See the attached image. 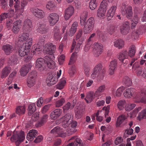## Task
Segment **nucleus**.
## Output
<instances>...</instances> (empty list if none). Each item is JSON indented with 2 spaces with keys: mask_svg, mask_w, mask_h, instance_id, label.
Segmentation results:
<instances>
[{
  "mask_svg": "<svg viewBox=\"0 0 146 146\" xmlns=\"http://www.w3.org/2000/svg\"><path fill=\"white\" fill-rule=\"evenodd\" d=\"M48 115L47 114L44 115L41 117V119L38 123V126L41 127L48 120Z\"/></svg>",
  "mask_w": 146,
  "mask_h": 146,
  "instance_id": "nucleus-34",
  "label": "nucleus"
},
{
  "mask_svg": "<svg viewBox=\"0 0 146 146\" xmlns=\"http://www.w3.org/2000/svg\"><path fill=\"white\" fill-rule=\"evenodd\" d=\"M127 51H122L120 52L118 55V58L121 62H123L125 59H127Z\"/></svg>",
  "mask_w": 146,
  "mask_h": 146,
  "instance_id": "nucleus-28",
  "label": "nucleus"
},
{
  "mask_svg": "<svg viewBox=\"0 0 146 146\" xmlns=\"http://www.w3.org/2000/svg\"><path fill=\"white\" fill-rule=\"evenodd\" d=\"M106 88V86L104 85L100 86L95 92L94 96L97 97L100 96L105 90Z\"/></svg>",
  "mask_w": 146,
  "mask_h": 146,
  "instance_id": "nucleus-33",
  "label": "nucleus"
},
{
  "mask_svg": "<svg viewBox=\"0 0 146 146\" xmlns=\"http://www.w3.org/2000/svg\"><path fill=\"white\" fill-rule=\"evenodd\" d=\"M74 105H73L71 106V104L69 102H68L65 105L63 106V109L64 112H66L70 108L71 109H73Z\"/></svg>",
  "mask_w": 146,
  "mask_h": 146,
  "instance_id": "nucleus-47",
  "label": "nucleus"
},
{
  "mask_svg": "<svg viewBox=\"0 0 146 146\" xmlns=\"http://www.w3.org/2000/svg\"><path fill=\"white\" fill-rule=\"evenodd\" d=\"M28 115H31L36 110L35 104H30L28 107Z\"/></svg>",
  "mask_w": 146,
  "mask_h": 146,
  "instance_id": "nucleus-41",
  "label": "nucleus"
},
{
  "mask_svg": "<svg viewBox=\"0 0 146 146\" xmlns=\"http://www.w3.org/2000/svg\"><path fill=\"white\" fill-rule=\"evenodd\" d=\"M15 2V3L14 7L16 11H17L19 10H20L21 9L19 6L20 2L18 0H14Z\"/></svg>",
  "mask_w": 146,
  "mask_h": 146,
  "instance_id": "nucleus-61",
  "label": "nucleus"
},
{
  "mask_svg": "<svg viewBox=\"0 0 146 146\" xmlns=\"http://www.w3.org/2000/svg\"><path fill=\"white\" fill-rule=\"evenodd\" d=\"M83 65V69L84 73L86 76H88L90 73V69L89 66L88 64L86 63H84Z\"/></svg>",
  "mask_w": 146,
  "mask_h": 146,
  "instance_id": "nucleus-46",
  "label": "nucleus"
},
{
  "mask_svg": "<svg viewBox=\"0 0 146 146\" xmlns=\"http://www.w3.org/2000/svg\"><path fill=\"white\" fill-rule=\"evenodd\" d=\"M44 40L42 38H40L37 46H39L40 47L42 48L44 44Z\"/></svg>",
  "mask_w": 146,
  "mask_h": 146,
  "instance_id": "nucleus-63",
  "label": "nucleus"
},
{
  "mask_svg": "<svg viewBox=\"0 0 146 146\" xmlns=\"http://www.w3.org/2000/svg\"><path fill=\"white\" fill-rule=\"evenodd\" d=\"M46 64L44 62V59L41 58H38L36 61V67L40 71L46 68Z\"/></svg>",
  "mask_w": 146,
  "mask_h": 146,
  "instance_id": "nucleus-7",
  "label": "nucleus"
},
{
  "mask_svg": "<svg viewBox=\"0 0 146 146\" xmlns=\"http://www.w3.org/2000/svg\"><path fill=\"white\" fill-rule=\"evenodd\" d=\"M62 113V111L60 109H56L50 113V118L52 119L55 120L60 116Z\"/></svg>",
  "mask_w": 146,
  "mask_h": 146,
  "instance_id": "nucleus-14",
  "label": "nucleus"
},
{
  "mask_svg": "<svg viewBox=\"0 0 146 146\" xmlns=\"http://www.w3.org/2000/svg\"><path fill=\"white\" fill-rule=\"evenodd\" d=\"M74 12L73 7L70 6L65 11L64 18L66 20H68L72 15Z\"/></svg>",
  "mask_w": 146,
  "mask_h": 146,
  "instance_id": "nucleus-10",
  "label": "nucleus"
},
{
  "mask_svg": "<svg viewBox=\"0 0 146 146\" xmlns=\"http://www.w3.org/2000/svg\"><path fill=\"white\" fill-rule=\"evenodd\" d=\"M108 3L106 1L104 0L101 3L100 8L107 10Z\"/></svg>",
  "mask_w": 146,
  "mask_h": 146,
  "instance_id": "nucleus-52",
  "label": "nucleus"
},
{
  "mask_svg": "<svg viewBox=\"0 0 146 146\" xmlns=\"http://www.w3.org/2000/svg\"><path fill=\"white\" fill-rule=\"evenodd\" d=\"M28 49L25 48L24 46H22L19 48V54L20 56L23 57L27 55L29 52Z\"/></svg>",
  "mask_w": 146,
  "mask_h": 146,
  "instance_id": "nucleus-31",
  "label": "nucleus"
},
{
  "mask_svg": "<svg viewBox=\"0 0 146 146\" xmlns=\"http://www.w3.org/2000/svg\"><path fill=\"white\" fill-rule=\"evenodd\" d=\"M135 106V104H128L125 108V110L127 111H130L133 109Z\"/></svg>",
  "mask_w": 146,
  "mask_h": 146,
  "instance_id": "nucleus-53",
  "label": "nucleus"
},
{
  "mask_svg": "<svg viewBox=\"0 0 146 146\" xmlns=\"http://www.w3.org/2000/svg\"><path fill=\"white\" fill-rule=\"evenodd\" d=\"M126 104V101L125 100H121L117 103V107L120 110H122Z\"/></svg>",
  "mask_w": 146,
  "mask_h": 146,
  "instance_id": "nucleus-44",
  "label": "nucleus"
},
{
  "mask_svg": "<svg viewBox=\"0 0 146 146\" xmlns=\"http://www.w3.org/2000/svg\"><path fill=\"white\" fill-rule=\"evenodd\" d=\"M8 13H4L1 14L0 15V23L2 22L5 19L7 18L8 17Z\"/></svg>",
  "mask_w": 146,
  "mask_h": 146,
  "instance_id": "nucleus-60",
  "label": "nucleus"
},
{
  "mask_svg": "<svg viewBox=\"0 0 146 146\" xmlns=\"http://www.w3.org/2000/svg\"><path fill=\"white\" fill-rule=\"evenodd\" d=\"M50 106V104H48L44 106L42 110V113L44 114L46 113L49 110Z\"/></svg>",
  "mask_w": 146,
  "mask_h": 146,
  "instance_id": "nucleus-56",
  "label": "nucleus"
},
{
  "mask_svg": "<svg viewBox=\"0 0 146 146\" xmlns=\"http://www.w3.org/2000/svg\"><path fill=\"white\" fill-rule=\"evenodd\" d=\"M114 45L119 49H121L124 46V42L121 39L117 40L114 42Z\"/></svg>",
  "mask_w": 146,
  "mask_h": 146,
  "instance_id": "nucleus-27",
  "label": "nucleus"
},
{
  "mask_svg": "<svg viewBox=\"0 0 146 146\" xmlns=\"http://www.w3.org/2000/svg\"><path fill=\"white\" fill-rule=\"evenodd\" d=\"M117 61L115 60H114L111 62L109 69L110 74V75H112L114 73L115 70L117 67Z\"/></svg>",
  "mask_w": 146,
  "mask_h": 146,
  "instance_id": "nucleus-19",
  "label": "nucleus"
},
{
  "mask_svg": "<svg viewBox=\"0 0 146 146\" xmlns=\"http://www.w3.org/2000/svg\"><path fill=\"white\" fill-rule=\"evenodd\" d=\"M139 93H140V94H139L140 97L137 98L139 100V101L138 102L146 103V92L142 90L141 92H139Z\"/></svg>",
  "mask_w": 146,
  "mask_h": 146,
  "instance_id": "nucleus-29",
  "label": "nucleus"
},
{
  "mask_svg": "<svg viewBox=\"0 0 146 146\" xmlns=\"http://www.w3.org/2000/svg\"><path fill=\"white\" fill-rule=\"evenodd\" d=\"M97 0H91L90 3L89 7L92 10H94L97 7Z\"/></svg>",
  "mask_w": 146,
  "mask_h": 146,
  "instance_id": "nucleus-45",
  "label": "nucleus"
},
{
  "mask_svg": "<svg viewBox=\"0 0 146 146\" xmlns=\"http://www.w3.org/2000/svg\"><path fill=\"white\" fill-rule=\"evenodd\" d=\"M3 49L5 54L7 55L10 54L13 50V46L9 44L3 46Z\"/></svg>",
  "mask_w": 146,
  "mask_h": 146,
  "instance_id": "nucleus-20",
  "label": "nucleus"
},
{
  "mask_svg": "<svg viewBox=\"0 0 146 146\" xmlns=\"http://www.w3.org/2000/svg\"><path fill=\"white\" fill-rule=\"evenodd\" d=\"M117 8L116 5H112L108 10L107 16L109 19H111L113 17Z\"/></svg>",
  "mask_w": 146,
  "mask_h": 146,
  "instance_id": "nucleus-15",
  "label": "nucleus"
},
{
  "mask_svg": "<svg viewBox=\"0 0 146 146\" xmlns=\"http://www.w3.org/2000/svg\"><path fill=\"white\" fill-rule=\"evenodd\" d=\"M83 143L82 140L80 139H78L75 142H72L69 144L67 146H83Z\"/></svg>",
  "mask_w": 146,
  "mask_h": 146,
  "instance_id": "nucleus-32",
  "label": "nucleus"
},
{
  "mask_svg": "<svg viewBox=\"0 0 146 146\" xmlns=\"http://www.w3.org/2000/svg\"><path fill=\"white\" fill-rule=\"evenodd\" d=\"M124 90V88L123 87L119 88L116 91V96L117 97L120 96Z\"/></svg>",
  "mask_w": 146,
  "mask_h": 146,
  "instance_id": "nucleus-51",
  "label": "nucleus"
},
{
  "mask_svg": "<svg viewBox=\"0 0 146 146\" xmlns=\"http://www.w3.org/2000/svg\"><path fill=\"white\" fill-rule=\"evenodd\" d=\"M42 48L36 46V48L35 49V50L33 51V54L36 55L40 54L42 52Z\"/></svg>",
  "mask_w": 146,
  "mask_h": 146,
  "instance_id": "nucleus-49",
  "label": "nucleus"
},
{
  "mask_svg": "<svg viewBox=\"0 0 146 146\" xmlns=\"http://www.w3.org/2000/svg\"><path fill=\"white\" fill-rule=\"evenodd\" d=\"M128 23L123 24L121 26L120 29V32L123 34H127L129 31V28L128 24Z\"/></svg>",
  "mask_w": 146,
  "mask_h": 146,
  "instance_id": "nucleus-22",
  "label": "nucleus"
},
{
  "mask_svg": "<svg viewBox=\"0 0 146 146\" xmlns=\"http://www.w3.org/2000/svg\"><path fill=\"white\" fill-rule=\"evenodd\" d=\"M32 23L29 19L26 20L24 23L23 29L27 31H30L32 27Z\"/></svg>",
  "mask_w": 146,
  "mask_h": 146,
  "instance_id": "nucleus-21",
  "label": "nucleus"
},
{
  "mask_svg": "<svg viewBox=\"0 0 146 146\" xmlns=\"http://www.w3.org/2000/svg\"><path fill=\"white\" fill-rule=\"evenodd\" d=\"M69 113H67L62 117V126L64 128L68 127L70 125L73 119Z\"/></svg>",
  "mask_w": 146,
  "mask_h": 146,
  "instance_id": "nucleus-5",
  "label": "nucleus"
},
{
  "mask_svg": "<svg viewBox=\"0 0 146 146\" xmlns=\"http://www.w3.org/2000/svg\"><path fill=\"white\" fill-rule=\"evenodd\" d=\"M136 90L134 88H130L126 90L124 92L123 95L126 98L134 97L137 99L140 97L139 94H140V93L139 92L136 93Z\"/></svg>",
  "mask_w": 146,
  "mask_h": 146,
  "instance_id": "nucleus-3",
  "label": "nucleus"
},
{
  "mask_svg": "<svg viewBox=\"0 0 146 146\" xmlns=\"http://www.w3.org/2000/svg\"><path fill=\"white\" fill-rule=\"evenodd\" d=\"M136 49L135 47L133 46L129 49L128 54L130 57H131L133 56L135 54Z\"/></svg>",
  "mask_w": 146,
  "mask_h": 146,
  "instance_id": "nucleus-48",
  "label": "nucleus"
},
{
  "mask_svg": "<svg viewBox=\"0 0 146 146\" xmlns=\"http://www.w3.org/2000/svg\"><path fill=\"white\" fill-rule=\"evenodd\" d=\"M32 38H29L24 44H23L22 46H24L25 48L26 49H28L27 50H29V51L32 44Z\"/></svg>",
  "mask_w": 146,
  "mask_h": 146,
  "instance_id": "nucleus-37",
  "label": "nucleus"
},
{
  "mask_svg": "<svg viewBox=\"0 0 146 146\" xmlns=\"http://www.w3.org/2000/svg\"><path fill=\"white\" fill-rule=\"evenodd\" d=\"M57 81V78L53 77L51 75L47 77L46 82L47 85L50 86L56 83Z\"/></svg>",
  "mask_w": 146,
  "mask_h": 146,
  "instance_id": "nucleus-16",
  "label": "nucleus"
},
{
  "mask_svg": "<svg viewBox=\"0 0 146 146\" xmlns=\"http://www.w3.org/2000/svg\"><path fill=\"white\" fill-rule=\"evenodd\" d=\"M123 82L126 86H129L132 84V81L131 79L128 76H125L123 79Z\"/></svg>",
  "mask_w": 146,
  "mask_h": 146,
  "instance_id": "nucleus-43",
  "label": "nucleus"
},
{
  "mask_svg": "<svg viewBox=\"0 0 146 146\" xmlns=\"http://www.w3.org/2000/svg\"><path fill=\"white\" fill-rule=\"evenodd\" d=\"M92 46L94 56L96 57H99L103 52V46L101 44H99L97 42L94 43Z\"/></svg>",
  "mask_w": 146,
  "mask_h": 146,
  "instance_id": "nucleus-4",
  "label": "nucleus"
},
{
  "mask_svg": "<svg viewBox=\"0 0 146 146\" xmlns=\"http://www.w3.org/2000/svg\"><path fill=\"white\" fill-rule=\"evenodd\" d=\"M11 68L9 66L5 67L1 72V77L3 78L7 77L11 72Z\"/></svg>",
  "mask_w": 146,
  "mask_h": 146,
  "instance_id": "nucleus-23",
  "label": "nucleus"
},
{
  "mask_svg": "<svg viewBox=\"0 0 146 146\" xmlns=\"http://www.w3.org/2000/svg\"><path fill=\"white\" fill-rule=\"evenodd\" d=\"M56 49V46L52 43H48L46 44L45 48V50L46 54L50 55L54 52Z\"/></svg>",
  "mask_w": 146,
  "mask_h": 146,
  "instance_id": "nucleus-8",
  "label": "nucleus"
},
{
  "mask_svg": "<svg viewBox=\"0 0 146 146\" xmlns=\"http://www.w3.org/2000/svg\"><path fill=\"white\" fill-rule=\"evenodd\" d=\"M84 110V108L82 107V105H80L75 110V115L78 118H80Z\"/></svg>",
  "mask_w": 146,
  "mask_h": 146,
  "instance_id": "nucleus-24",
  "label": "nucleus"
},
{
  "mask_svg": "<svg viewBox=\"0 0 146 146\" xmlns=\"http://www.w3.org/2000/svg\"><path fill=\"white\" fill-rule=\"evenodd\" d=\"M65 100L63 98H62L56 102V107L58 108L62 106L65 103Z\"/></svg>",
  "mask_w": 146,
  "mask_h": 146,
  "instance_id": "nucleus-50",
  "label": "nucleus"
},
{
  "mask_svg": "<svg viewBox=\"0 0 146 146\" xmlns=\"http://www.w3.org/2000/svg\"><path fill=\"white\" fill-rule=\"evenodd\" d=\"M121 13L123 15H125L126 17L127 18H130L133 15L132 7L129 6L127 9H122Z\"/></svg>",
  "mask_w": 146,
  "mask_h": 146,
  "instance_id": "nucleus-12",
  "label": "nucleus"
},
{
  "mask_svg": "<svg viewBox=\"0 0 146 146\" xmlns=\"http://www.w3.org/2000/svg\"><path fill=\"white\" fill-rule=\"evenodd\" d=\"M48 67L50 69H53L54 67L55 62L52 60L46 64Z\"/></svg>",
  "mask_w": 146,
  "mask_h": 146,
  "instance_id": "nucleus-64",
  "label": "nucleus"
},
{
  "mask_svg": "<svg viewBox=\"0 0 146 146\" xmlns=\"http://www.w3.org/2000/svg\"><path fill=\"white\" fill-rule=\"evenodd\" d=\"M31 11L33 14L37 18L41 19L44 17V14L42 10L37 8H33Z\"/></svg>",
  "mask_w": 146,
  "mask_h": 146,
  "instance_id": "nucleus-9",
  "label": "nucleus"
},
{
  "mask_svg": "<svg viewBox=\"0 0 146 146\" xmlns=\"http://www.w3.org/2000/svg\"><path fill=\"white\" fill-rule=\"evenodd\" d=\"M66 84V80L64 79H61L59 81V83L56 85L57 88L62 89Z\"/></svg>",
  "mask_w": 146,
  "mask_h": 146,
  "instance_id": "nucleus-40",
  "label": "nucleus"
},
{
  "mask_svg": "<svg viewBox=\"0 0 146 146\" xmlns=\"http://www.w3.org/2000/svg\"><path fill=\"white\" fill-rule=\"evenodd\" d=\"M29 37V34L27 33H23L22 35L19 37L18 42H23L27 40Z\"/></svg>",
  "mask_w": 146,
  "mask_h": 146,
  "instance_id": "nucleus-36",
  "label": "nucleus"
},
{
  "mask_svg": "<svg viewBox=\"0 0 146 146\" xmlns=\"http://www.w3.org/2000/svg\"><path fill=\"white\" fill-rule=\"evenodd\" d=\"M37 76L36 72L35 71H33L29 74L28 77L36 78Z\"/></svg>",
  "mask_w": 146,
  "mask_h": 146,
  "instance_id": "nucleus-62",
  "label": "nucleus"
},
{
  "mask_svg": "<svg viewBox=\"0 0 146 146\" xmlns=\"http://www.w3.org/2000/svg\"><path fill=\"white\" fill-rule=\"evenodd\" d=\"M25 138L24 133L23 131H21L17 133L14 131L13 133V135L11 138V140L12 142L16 141L15 142L16 145L17 146H18Z\"/></svg>",
  "mask_w": 146,
  "mask_h": 146,
  "instance_id": "nucleus-2",
  "label": "nucleus"
},
{
  "mask_svg": "<svg viewBox=\"0 0 146 146\" xmlns=\"http://www.w3.org/2000/svg\"><path fill=\"white\" fill-rule=\"evenodd\" d=\"M36 79L29 77L28 78L27 83L29 87H31L34 85L36 83Z\"/></svg>",
  "mask_w": 146,
  "mask_h": 146,
  "instance_id": "nucleus-38",
  "label": "nucleus"
},
{
  "mask_svg": "<svg viewBox=\"0 0 146 146\" xmlns=\"http://www.w3.org/2000/svg\"><path fill=\"white\" fill-rule=\"evenodd\" d=\"M102 66L101 64H98L96 65L94 69V71L92 75H95L96 76L99 75H102L103 74L102 70Z\"/></svg>",
  "mask_w": 146,
  "mask_h": 146,
  "instance_id": "nucleus-17",
  "label": "nucleus"
},
{
  "mask_svg": "<svg viewBox=\"0 0 146 146\" xmlns=\"http://www.w3.org/2000/svg\"><path fill=\"white\" fill-rule=\"evenodd\" d=\"M127 119V116L125 114H123L120 115L117 119L116 126L118 127Z\"/></svg>",
  "mask_w": 146,
  "mask_h": 146,
  "instance_id": "nucleus-26",
  "label": "nucleus"
},
{
  "mask_svg": "<svg viewBox=\"0 0 146 146\" xmlns=\"http://www.w3.org/2000/svg\"><path fill=\"white\" fill-rule=\"evenodd\" d=\"M106 10L99 8L97 11V16L99 18L104 17Z\"/></svg>",
  "mask_w": 146,
  "mask_h": 146,
  "instance_id": "nucleus-39",
  "label": "nucleus"
},
{
  "mask_svg": "<svg viewBox=\"0 0 146 146\" xmlns=\"http://www.w3.org/2000/svg\"><path fill=\"white\" fill-rule=\"evenodd\" d=\"M137 118L139 120H141L142 119L146 118V108L139 113Z\"/></svg>",
  "mask_w": 146,
  "mask_h": 146,
  "instance_id": "nucleus-42",
  "label": "nucleus"
},
{
  "mask_svg": "<svg viewBox=\"0 0 146 146\" xmlns=\"http://www.w3.org/2000/svg\"><path fill=\"white\" fill-rule=\"evenodd\" d=\"M139 32L138 30L133 31L131 34L132 37L135 39H137L139 35Z\"/></svg>",
  "mask_w": 146,
  "mask_h": 146,
  "instance_id": "nucleus-59",
  "label": "nucleus"
},
{
  "mask_svg": "<svg viewBox=\"0 0 146 146\" xmlns=\"http://www.w3.org/2000/svg\"><path fill=\"white\" fill-rule=\"evenodd\" d=\"M87 17L81 19L80 17V24L82 26H84V33H89L93 29L95 23L94 19L93 17H90L86 21Z\"/></svg>",
  "mask_w": 146,
  "mask_h": 146,
  "instance_id": "nucleus-1",
  "label": "nucleus"
},
{
  "mask_svg": "<svg viewBox=\"0 0 146 146\" xmlns=\"http://www.w3.org/2000/svg\"><path fill=\"white\" fill-rule=\"evenodd\" d=\"M48 19L50 26H53L57 22L59 19L58 15L56 13H52L49 14Z\"/></svg>",
  "mask_w": 146,
  "mask_h": 146,
  "instance_id": "nucleus-6",
  "label": "nucleus"
},
{
  "mask_svg": "<svg viewBox=\"0 0 146 146\" xmlns=\"http://www.w3.org/2000/svg\"><path fill=\"white\" fill-rule=\"evenodd\" d=\"M25 111V108L24 106H18L16 109V113L19 115L24 114Z\"/></svg>",
  "mask_w": 146,
  "mask_h": 146,
  "instance_id": "nucleus-35",
  "label": "nucleus"
},
{
  "mask_svg": "<svg viewBox=\"0 0 146 146\" xmlns=\"http://www.w3.org/2000/svg\"><path fill=\"white\" fill-rule=\"evenodd\" d=\"M75 68V66H72L70 69L69 73L70 76H72L76 72Z\"/></svg>",
  "mask_w": 146,
  "mask_h": 146,
  "instance_id": "nucleus-58",
  "label": "nucleus"
},
{
  "mask_svg": "<svg viewBox=\"0 0 146 146\" xmlns=\"http://www.w3.org/2000/svg\"><path fill=\"white\" fill-rule=\"evenodd\" d=\"M99 99V98H98L96 101L97 106L99 107L103 106L105 103V101L103 100H100Z\"/></svg>",
  "mask_w": 146,
  "mask_h": 146,
  "instance_id": "nucleus-55",
  "label": "nucleus"
},
{
  "mask_svg": "<svg viewBox=\"0 0 146 146\" xmlns=\"http://www.w3.org/2000/svg\"><path fill=\"white\" fill-rule=\"evenodd\" d=\"M78 25V23L77 22L75 21L73 23L71 28L69 30L68 35L69 36H72L74 35L76 31Z\"/></svg>",
  "mask_w": 146,
  "mask_h": 146,
  "instance_id": "nucleus-18",
  "label": "nucleus"
},
{
  "mask_svg": "<svg viewBox=\"0 0 146 146\" xmlns=\"http://www.w3.org/2000/svg\"><path fill=\"white\" fill-rule=\"evenodd\" d=\"M94 93L93 92H90L87 93L86 95V98L89 101H91L94 98Z\"/></svg>",
  "mask_w": 146,
  "mask_h": 146,
  "instance_id": "nucleus-54",
  "label": "nucleus"
},
{
  "mask_svg": "<svg viewBox=\"0 0 146 146\" xmlns=\"http://www.w3.org/2000/svg\"><path fill=\"white\" fill-rule=\"evenodd\" d=\"M21 21L19 20L15 21L13 23L12 31L15 34H17L20 30L21 27Z\"/></svg>",
  "mask_w": 146,
  "mask_h": 146,
  "instance_id": "nucleus-13",
  "label": "nucleus"
},
{
  "mask_svg": "<svg viewBox=\"0 0 146 146\" xmlns=\"http://www.w3.org/2000/svg\"><path fill=\"white\" fill-rule=\"evenodd\" d=\"M38 29L39 32L41 34H43L47 32L48 28L46 24L41 23L39 24Z\"/></svg>",
  "mask_w": 146,
  "mask_h": 146,
  "instance_id": "nucleus-25",
  "label": "nucleus"
},
{
  "mask_svg": "<svg viewBox=\"0 0 146 146\" xmlns=\"http://www.w3.org/2000/svg\"><path fill=\"white\" fill-rule=\"evenodd\" d=\"M83 34V30L82 29H80L78 31L76 36V39L77 40L81 38Z\"/></svg>",
  "mask_w": 146,
  "mask_h": 146,
  "instance_id": "nucleus-57",
  "label": "nucleus"
},
{
  "mask_svg": "<svg viewBox=\"0 0 146 146\" xmlns=\"http://www.w3.org/2000/svg\"><path fill=\"white\" fill-rule=\"evenodd\" d=\"M38 135V131L35 129H32L29 131L27 135V139L30 141H32L34 138H36Z\"/></svg>",
  "mask_w": 146,
  "mask_h": 146,
  "instance_id": "nucleus-11",
  "label": "nucleus"
},
{
  "mask_svg": "<svg viewBox=\"0 0 146 146\" xmlns=\"http://www.w3.org/2000/svg\"><path fill=\"white\" fill-rule=\"evenodd\" d=\"M30 69L29 65H26L23 66L20 69V73L21 75L23 76H25L29 71Z\"/></svg>",
  "mask_w": 146,
  "mask_h": 146,
  "instance_id": "nucleus-30",
  "label": "nucleus"
}]
</instances>
